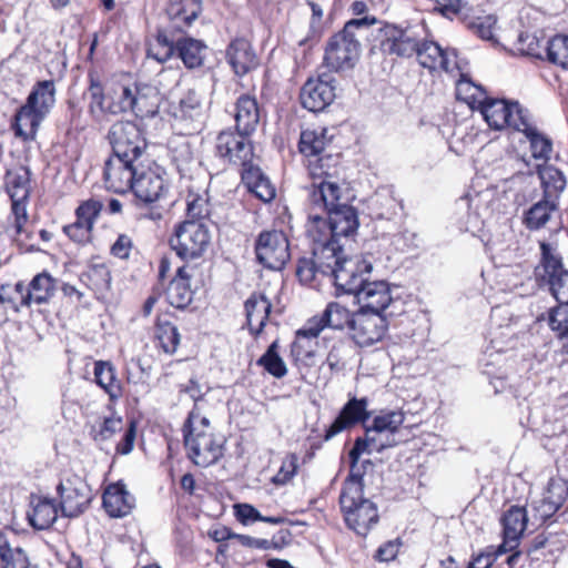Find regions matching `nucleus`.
<instances>
[{
  "label": "nucleus",
  "instance_id": "obj_1",
  "mask_svg": "<svg viewBox=\"0 0 568 568\" xmlns=\"http://www.w3.org/2000/svg\"><path fill=\"white\" fill-rule=\"evenodd\" d=\"M326 161L320 160L312 166V174L321 178V182L308 193L311 212L306 232L321 274L329 276L347 260L341 240L353 235L359 223L355 207L341 202L337 170L324 171V165L329 168Z\"/></svg>",
  "mask_w": 568,
  "mask_h": 568
},
{
  "label": "nucleus",
  "instance_id": "obj_2",
  "mask_svg": "<svg viewBox=\"0 0 568 568\" xmlns=\"http://www.w3.org/2000/svg\"><path fill=\"white\" fill-rule=\"evenodd\" d=\"M183 440L187 457L200 467H209L223 456L224 442L217 437L207 417L193 407L183 424Z\"/></svg>",
  "mask_w": 568,
  "mask_h": 568
},
{
  "label": "nucleus",
  "instance_id": "obj_3",
  "mask_svg": "<svg viewBox=\"0 0 568 568\" xmlns=\"http://www.w3.org/2000/svg\"><path fill=\"white\" fill-rule=\"evenodd\" d=\"M354 314L344 305L331 302L320 316H313L306 324L296 332L294 342L291 345V355L295 362L311 358L314 355L312 341L320 333L328 327L332 329L351 328Z\"/></svg>",
  "mask_w": 568,
  "mask_h": 568
},
{
  "label": "nucleus",
  "instance_id": "obj_4",
  "mask_svg": "<svg viewBox=\"0 0 568 568\" xmlns=\"http://www.w3.org/2000/svg\"><path fill=\"white\" fill-rule=\"evenodd\" d=\"M375 23L374 17H363L346 22L343 30L327 41L323 64L335 72L352 69L359 58L361 43L357 40V31Z\"/></svg>",
  "mask_w": 568,
  "mask_h": 568
},
{
  "label": "nucleus",
  "instance_id": "obj_5",
  "mask_svg": "<svg viewBox=\"0 0 568 568\" xmlns=\"http://www.w3.org/2000/svg\"><path fill=\"white\" fill-rule=\"evenodd\" d=\"M88 80L89 112L92 116L99 119L108 114L118 115L131 111L132 88L118 84L104 92L101 77L95 70L88 72Z\"/></svg>",
  "mask_w": 568,
  "mask_h": 568
},
{
  "label": "nucleus",
  "instance_id": "obj_6",
  "mask_svg": "<svg viewBox=\"0 0 568 568\" xmlns=\"http://www.w3.org/2000/svg\"><path fill=\"white\" fill-rule=\"evenodd\" d=\"M541 258L536 267V276L541 284L548 285L558 304H568V271L562 258L549 243L540 244Z\"/></svg>",
  "mask_w": 568,
  "mask_h": 568
},
{
  "label": "nucleus",
  "instance_id": "obj_7",
  "mask_svg": "<svg viewBox=\"0 0 568 568\" xmlns=\"http://www.w3.org/2000/svg\"><path fill=\"white\" fill-rule=\"evenodd\" d=\"M156 45L162 49L155 55L158 61L165 62L176 53L187 69L201 67L207 49L202 40L190 37L176 38L166 31L156 33Z\"/></svg>",
  "mask_w": 568,
  "mask_h": 568
},
{
  "label": "nucleus",
  "instance_id": "obj_8",
  "mask_svg": "<svg viewBox=\"0 0 568 568\" xmlns=\"http://www.w3.org/2000/svg\"><path fill=\"white\" fill-rule=\"evenodd\" d=\"M139 166L136 176L131 191L138 200L145 204L160 201L169 191V185L164 179L165 169L150 160L149 156L143 161H138Z\"/></svg>",
  "mask_w": 568,
  "mask_h": 568
},
{
  "label": "nucleus",
  "instance_id": "obj_9",
  "mask_svg": "<svg viewBox=\"0 0 568 568\" xmlns=\"http://www.w3.org/2000/svg\"><path fill=\"white\" fill-rule=\"evenodd\" d=\"M209 229L199 221H185L180 224L170 239V246L184 261L201 257L210 244Z\"/></svg>",
  "mask_w": 568,
  "mask_h": 568
},
{
  "label": "nucleus",
  "instance_id": "obj_10",
  "mask_svg": "<svg viewBox=\"0 0 568 568\" xmlns=\"http://www.w3.org/2000/svg\"><path fill=\"white\" fill-rule=\"evenodd\" d=\"M108 140L113 155L143 161L146 154V140L139 125L132 121H118L111 125Z\"/></svg>",
  "mask_w": 568,
  "mask_h": 568
},
{
  "label": "nucleus",
  "instance_id": "obj_11",
  "mask_svg": "<svg viewBox=\"0 0 568 568\" xmlns=\"http://www.w3.org/2000/svg\"><path fill=\"white\" fill-rule=\"evenodd\" d=\"M488 125L495 130L513 128L519 131L520 122L529 119V113L518 102L491 99L486 95L478 106Z\"/></svg>",
  "mask_w": 568,
  "mask_h": 568
},
{
  "label": "nucleus",
  "instance_id": "obj_12",
  "mask_svg": "<svg viewBox=\"0 0 568 568\" xmlns=\"http://www.w3.org/2000/svg\"><path fill=\"white\" fill-rule=\"evenodd\" d=\"M256 260L266 268L282 270L290 261V243L283 231H263L255 242Z\"/></svg>",
  "mask_w": 568,
  "mask_h": 568
},
{
  "label": "nucleus",
  "instance_id": "obj_13",
  "mask_svg": "<svg viewBox=\"0 0 568 568\" xmlns=\"http://www.w3.org/2000/svg\"><path fill=\"white\" fill-rule=\"evenodd\" d=\"M336 98V80L331 73H320L308 78L300 91L302 106L311 112H321Z\"/></svg>",
  "mask_w": 568,
  "mask_h": 568
},
{
  "label": "nucleus",
  "instance_id": "obj_14",
  "mask_svg": "<svg viewBox=\"0 0 568 568\" xmlns=\"http://www.w3.org/2000/svg\"><path fill=\"white\" fill-rule=\"evenodd\" d=\"M215 155L241 169L248 165L254 158L250 134H242L237 130L220 132L215 141Z\"/></svg>",
  "mask_w": 568,
  "mask_h": 568
},
{
  "label": "nucleus",
  "instance_id": "obj_15",
  "mask_svg": "<svg viewBox=\"0 0 568 568\" xmlns=\"http://www.w3.org/2000/svg\"><path fill=\"white\" fill-rule=\"evenodd\" d=\"M326 130L325 129H306L303 130L301 133L300 142H298V150L302 154H304L307 158L314 156V160H310L308 162V173L311 178L313 179V183L311 185L310 193L313 191V187L315 184H318L321 182V178L314 176L312 174V166L316 165V163L320 160H327L326 163L329 165V171H333L334 169L337 170V184L339 185V168L338 164V156L337 155H325V156H318L326 146ZM324 171H328V166L324 165Z\"/></svg>",
  "mask_w": 568,
  "mask_h": 568
},
{
  "label": "nucleus",
  "instance_id": "obj_16",
  "mask_svg": "<svg viewBox=\"0 0 568 568\" xmlns=\"http://www.w3.org/2000/svg\"><path fill=\"white\" fill-rule=\"evenodd\" d=\"M122 430H124V434L116 445V453L126 455L132 452L136 435V427L133 420L126 424L121 416L104 417L101 422L91 425L90 436L94 442L102 443Z\"/></svg>",
  "mask_w": 568,
  "mask_h": 568
},
{
  "label": "nucleus",
  "instance_id": "obj_17",
  "mask_svg": "<svg viewBox=\"0 0 568 568\" xmlns=\"http://www.w3.org/2000/svg\"><path fill=\"white\" fill-rule=\"evenodd\" d=\"M139 163L138 161L119 155H111L104 164L103 179L108 190L114 193L131 191Z\"/></svg>",
  "mask_w": 568,
  "mask_h": 568
},
{
  "label": "nucleus",
  "instance_id": "obj_18",
  "mask_svg": "<svg viewBox=\"0 0 568 568\" xmlns=\"http://www.w3.org/2000/svg\"><path fill=\"white\" fill-rule=\"evenodd\" d=\"M386 331L387 322L384 315L363 310L354 313L349 332L357 345H373L384 337Z\"/></svg>",
  "mask_w": 568,
  "mask_h": 568
},
{
  "label": "nucleus",
  "instance_id": "obj_19",
  "mask_svg": "<svg viewBox=\"0 0 568 568\" xmlns=\"http://www.w3.org/2000/svg\"><path fill=\"white\" fill-rule=\"evenodd\" d=\"M102 210V203L90 199L75 210V221L63 226V233L74 243L84 245L92 239L93 225Z\"/></svg>",
  "mask_w": 568,
  "mask_h": 568
},
{
  "label": "nucleus",
  "instance_id": "obj_20",
  "mask_svg": "<svg viewBox=\"0 0 568 568\" xmlns=\"http://www.w3.org/2000/svg\"><path fill=\"white\" fill-rule=\"evenodd\" d=\"M202 11L200 0H170L165 17L168 23L158 29V32H168L175 37L176 33H184L197 19Z\"/></svg>",
  "mask_w": 568,
  "mask_h": 568
},
{
  "label": "nucleus",
  "instance_id": "obj_21",
  "mask_svg": "<svg viewBox=\"0 0 568 568\" xmlns=\"http://www.w3.org/2000/svg\"><path fill=\"white\" fill-rule=\"evenodd\" d=\"M58 493L61 498L62 513L67 517L81 514L91 501V490L77 475L61 481L58 486Z\"/></svg>",
  "mask_w": 568,
  "mask_h": 568
},
{
  "label": "nucleus",
  "instance_id": "obj_22",
  "mask_svg": "<svg viewBox=\"0 0 568 568\" xmlns=\"http://www.w3.org/2000/svg\"><path fill=\"white\" fill-rule=\"evenodd\" d=\"M372 268V264L365 260L347 258L329 277L333 278L338 292L356 296L367 280L365 274H369Z\"/></svg>",
  "mask_w": 568,
  "mask_h": 568
},
{
  "label": "nucleus",
  "instance_id": "obj_23",
  "mask_svg": "<svg viewBox=\"0 0 568 568\" xmlns=\"http://www.w3.org/2000/svg\"><path fill=\"white\" fill-rule=\"evenodd\" d=\"M170 154L182 179L196 180L203 174L201 161L195 153L194 144L185 136H179L170 142Z\"/></svg>",
  "mask_w": 568,
  "mask_h": 568
},
{
  "label": "nucleus",
  "instance_id": "obj_24",
  "mask_svg": "<svg viewBox=\"0 0 568 568\" xmlns=\"http://www.w3.org/2000/svg\"><path fill=\"white\" fill-rule=\"evenodd\" d=\"M368 399L366 397L349 398L346 404L342 407L339 414L334 419V422L329 425L325 433V440L332 439L337 434L342 433L345 429H349L357 424H362L365 426L366 422L371 417V413L367 409Z\"/></svg>",
  "mask_w": 568,
  "mask_h": 568
},
{
  "label": "nucleus",
  "instance_id": "obj_25",
  "mask_svg": "<svg viewBox=\"0 0 568 568\" xmlns=\"http://www.w3.org/2000/svg\"><path fill=\"white\" fill-rule=\"evenodd\" d=\"M19 295L20 306L31 307L33 304L48 303L55 292V280L47 272L36 275L28 285L19 282L14 287Z\"/></svg>",
  "mask_w": 568,
  "mask_h": 568
},
{
  "label": "nucleus",
  "instance_id": "obj_26",
  "mask_svg": "<svg viewBox=\"0 0 568 568\" xmlns=\"http://www.w3.org/2000/svg\"><path fill=\"white\" fill-rule=\"evenodd\" d=\"M359 310L382 314L394 303L390 287L385 281H368L364 283L356 294Z\"/></svg>",
  "mask_w": 568,
  "mask_h": 568
},
{
  "label": "nucleus",
  "instance_id": "obj_27",
  "mask_svg": "<svg viewBox=\"0 0 568 568\" xmlns=\"http://www.w3.org/2000/svg\"><path fill=\"white\" fill-rule=\"evenodd\" d=\"M416 55L422 67L429 70L442 69L446 72L459 69L457 52L455 50H444L433 41L418 43Z\"/></svg>",
  "mask_w": 568,
  "mask_h": 568
},
{
  "label": "nucleus",
  "instance_id": "obj_28",
  "mask_svg": "<svg viewBox=\"0 0 568 568\" xmlns=\"http://www.w3.org/2000/svg\"><path fill=\"white\" fill-rule=\"evenodd\" d=\"M226 60L236 75L243 77L258 65V59L245 38H236L226 48Z\"/></svg>",
  "mask_w": 568,
  "mask_h": 568
},
{
  "label": "nucleus",
  "instance_id": "obj_29",
  "mask_svg": "<svg viewBox=\"0 0 568 568\" xmlns=\"http://www.w3.org/2000/svg\"><path fill=\"white\" fill-rule=\"evenodd\" d=\"M192 274L189 266L178 267L175 276L170 281L165 297L168 303L179 310H184L193 300V291L190 286Z\"/></svg>",
  "mask_w": 568,
  "mask_h": 568
},
{
  "label": "nucleus",
  "instance_id": "obj_30",
  "mask_svg": "<svg viewBox=\"0 0 568 568\" xmlns=\"http://www.w3.org/2000/svg\"><path fill=\"white\" fill-rule=\"evenodd\" d=\"M241 179L248 192L254 194L258 200L264 203L271 202L276 191L268 176L260 169V166L250 162L241 170Z\"/></svg>",
  "mask_w": 568,
  "mask_h": 568
},
{
  "label": "nucleus",
  "instance_id": "obj_31",
  "mask_svg": "<svg viewBox=\"0 0 568 568\" xmlns=\"http://www.w3.org/2000/svg\"><path fill=\"white\" fill-rule=\"evenodd\" d=\"M246 323L252 335L257 336L265 327L272 310L271 301L263 293H253L244 304Z\"/></svg>",
  "mask_w": 568,
  "mask_h": 568
},
{
  "label": "nucleus",
  "instance_id": "obj_32",
  "mask_svg": "<svg viewBox=\"0 0 568 568\" xmlns=\"http://www.w3.org/2000/svg\"><path fill=\"white\" fill-rule=\"evenodd\" d=\"M102 504L111 517H123L134 507V497L126 490L124 484L115 483L105 488Z\"/></svg>",
  "mask_w": 568,
  "mask_h": 568
},
{
  "label": "nucleus",
  "instance_id": "obj_33",
  "mask_svg": "<svg viewBox=\"0 0 568 568\" xmlns=\"http://www.w3.org/2000/svg\"><path fill=\"white\" fill-rule=\"evenodd\" d=\"M418 43L408 30L392 26L385 28V39L382 42V48L390 54L408 58L416 54Z\"/></svg>",
  "mask_w": 568,
  "mask_h": 568
},
{
  "label": "nucleus",
  "instance_id": "obj_34",
  "mask_svg": "<svg viewBox=\"0 0 568 568\" xmlns=\"http://www.w3.org/2000/svg\"><path fill=\"white\" fill-rule=\"evenodd\" d=\"M568 540L560 538V535H537L527 549V554L532 560L542 559L548 562H556L564 550Z\"/></svg>",
  "mask_w": 568,
  "mask_h": 568
},
{
  "label": "nucleus",
  "instance_id": "obj_35",
  "mask_svg": "<svg viewBox=\"0 0 568 568\" xmlns=\"http://www.w3.org/2000/svg\"><path fill=\"white\" fill-rule=\"evenodd\" d=\"M235 129L242 134H252L260 122V108L254 97L242 94L234 110Z\"/></svg>",
  "mask_w": 568,
  "mask_h": 568
},
{
  "label": "nucleus",
  "instance_id": "obj_36",
  "mask_svg": "<svg viewBox=\"0 0 568 568\" xmlns=\"http://www.w3.org/2000/svg\"><path fill=\"white\" fill-rule=\"evenodd\" d=\"M55 94L57 88L53 80L38 81L32 87L24 105L47 118L55 104Z\"/></svg>",
  "mask_w": 568,
  "mask_h": 568
},
{
  "label": "nucleus",
  "instance_id": "obj_37",
  "mask_svg": "<svg viewBox=\"0 0 568 568\" xmlns=\"http://www.w3.org/2000/svg\"><path fill=\"white\" fill-rule=\"evenodd\" d=\"M97 385L109 396L110 402H116L123 395L121 381L118 378L115 367L105 361H97L93 367Z\"/></svg>",
  "mask_w": 568,
  "mask_h": 568
},
{
  "label": "nucleus",
  "instance_id": "obj_38",
  "mask_svg": "<svg viewBox=\"0 0 568 568\" xmlns=\"http://www.w3.org/2000/svg\"><path fill=\"white\" fill-rule=\"evenodd\" d=\"M80 281L90 288L98 300L104 298L111 288V272L103 264H91L81 274Z\"/></svg>",
  "mask_w": 568,
  "mask_h": 568
},
{
  "label": "nucleus",
  "instance_id": "obj_39",
  "mask_svg": "<svg viewBox=\"0 0 568 568\" xmlns=\"http://www.w3.org/2000/svg\"><path fill=\"white\" fill-rule=\"evenodd\" d=\"M343 514L347 527L354 531L368 530L378 521L377 507L371 500L362 501Z\"/></svg>",
  "mask_w": 568,
  "mask_h": 568
},
{
  "label": "nucleus",
  "instance_id": "obj_40",
  "mask_svg": "<svg viewBox=\"0 0 568 568\" xmlns=\"http://www.w3.org/2000/svg\"><path fill=\"white\" fill-rule=\"evenodd\" d=\"M44 119L45 116L28 109V106L23 104L18 109L12 122L14 135L23 141L34 140L39 126Z\"/></svg>",
  "mask_w": 568,
  "mask_h": 568
},
{
  "label": "nucleus",
  "instance_id": "obj_41",
  "mask_svg": "<svg viewBox=\"0 0 568 568\" xmlns=\"http://www.w3.org/2000/svg\"><path fill=\"white\" fill-rule=\"evenodd\" d=\"M4 186L10 199H29L30 196V171L19 165L7 170Z\"/></svg>",
  "mask_w": 568,
  "mask_h": 568
},
{
  "label": "nucleus",
  "instance_id": "obj_42",
  "mask_svg": "<svg viewBox=\"0 0 568 568\" xmlns=\"http://www.w3.org/2000/svg\"><path fill=\"white\" fill-rule=\"evenodd\" d=\"M132 109L131 111L141 118L153 116L159 109L158 92L151 87L132 88Z\"/></svg>",
  "mask_w": 568,
  "mask_h": 568
},
{
  "label": "nucleus",
  "instance_id": "obj_43",
  "mask_svg": "<svg viewBox=\"0 0 568 568\" xmlns=\"http://www.w3.org/2000/svg\"><path fill=\"white\" fill-rule=\"evenodd\" d=\"M518 132H523L528 139L531 154L535 159L549 160L552 151L551 140L532 126L529 123V119L526 122H520Z\"/></svg>",
  "mask_w": 568,
  "mask_h": 568
},
{
  "label": "nucleus",
  "instance_id": "obj_44",
  "mask_svg": "<svg viewBox=\"0 0 568 568\" xmlns=\"http://www.w3.org/2000/svg\"><path fill=\"white\" fill-rule=\"evenodd\" d=\"M0 560L1 568H40L30 562L21 547H12L7 535H0Z\"/></svg>",
  "mask_w": 568,
  "mask_h": 568
},
{
  "label": "nucleus",
  "instance_id": "obj_45",
  "mask_svg": "<svg viewBox=\"0 0 568 568\" xmlns=\"http://www.w3.org/2000/svg\"><path fill=\"white\" fill-rule=\"evenodd\" d=\"M234 513L236 519L242 523L244 526L252 525L255 521H266L272 524H278L281 525L277 532H290V528L292 526L291 523H288L283 517H263L260 511L248 505V504H236L234 505Z\"/></svg>",
  "mask_w": 568,
  "mask_h": 568
},
{
  "label": "nucleus",
  "instance_id": "obj_46",
  "mask_svg": "<svg viewBox=\"0 0 568 568\" xmlns=\"http://www.w3.org/2000/svg\"><path fill=\"white\" fill-rule=\"evenodd\" d=\"M548 325L555 333L562 352L568 355V304H558L549 310Z\"/></svg>",
  "mask_w": 568,
  "mask_h": 568
},
{
  "label": "nucleus",
  "instance_id": "obj_47",
  "mask_svg": "<svg viewBox=\"0 0 568 568\" xmlns=\"http://www.w3.org/2000/svg\"><path fill=\"white\" fill-rule=\"evenodd\" d=\"M557 210V200L546 197L535 203L525 214V223L529 230L542 227L554 211Z\"/></svg>",
  "mask_w": 568,
  "mask_h": 568
},
{
  "label": "nucleus",
  "instance_id": "obj_48",
  "mask_svg": "<svg viewBox=\"0 0 568 568\" xmlns=\"http://www.w3.org/2000/svg\"><path fill=\"white\" fill-rule=\"evenodd\" d=\"M173 114L184 121L202 122L204 111L199 94L194 90H189L180 99Z\"/></svg>",
  "mask_w": 568,
  "mask_h": 568
},
{
  "label": "nucleus",
  "instance_id": "obj_49",
  "mask_svg": "<svg viewBox=\"0 0 568 568\" xmlns=\"http://www.w3.org/2000/svg\"><path fill=\"white\" fill-rule=\"evenodd\" d=\"M503 532H525L531 528L530 516L525 507L510 506L499 518Z\"/></svg>",
  "mask_w": 568,
  "mask_h": 568
},
{
  "label": "nucleus",
  "instance_id": "obj_50",
  "mask_svg": "<svg viewBox=\"0 0 568 568\" xmlns=\"http://www.w3.org/2000/svg\"><path fill=\"white\" fill-rule=\"evenodd\" d=\"M58 510L55 505L48 499H39L28 514L30 525L37 530H45L55 521Z\"/></svg>",
  "mask_w": 568,
  "mask_h": 568
},
{
  "label": "nucleus",
  "instance_id": "obj_51",
  "mask_svg": "<svg viewBox=\"0 0 568 568\" xmlns=\"http://www.w3.org/2000/svg\"><path fill=\"white\" fill-rule=\"evenodd\" d=\"M210 536L213 537L214 541L219 542L217 552L222 554V555L225 552V547H226L224 541L227 539H231V538H237L241 540V542L243 545L254 546V547L261 548V549H270V548L281 549V548H283V546L288 545L291 542V539L286 540L284 536H281L280 540L272 539L271 541L267 539H253L248 535L227 534V535H221V537H219V535H210Z\"/></svg>",
  "mask_w": 568,
  "mask_h": 568
},
{
  "label": "nucleus",
  "instance_id": "obj_52",
  "mask_svg": "<svg viewBox=\"0 0 568 568\" xmlns=\"http://www.w3.org/2000/svg\"><path fill=\"white\" fill-rule=\"evenodd\" d=\"M538 174L544 187V195L557 200L566 186L564 174L551 165L539 166Z\"/></svg>",
  "mask_w": 568,
  "mask_h": 568
},
{
  "label": "nucleus",
  "instance_id": "obj_53",
  "mask_svg": "<svg viewBox=\"0 0 568 568\" xmlns=\"http://www.w3.org/2000/svg\"><path fill=\"white\" fill-rule=\"evenodd\" d=\"M456 98L474 108L486 98V92L480 84L474 83L466 74H460L456 82Z\"/></svg>",
  "mask_w": 568,
  "mask_h": 568
},
{
  "label": "nucleus",
  "instance_id": "obj_54",
  "mask_svg": "<svg viewBox=\"0 0 568 568\" xmlns=\"http://www.w3.org/2000/svg\"><path fill=\"white\" fill-rule=\"evenodd\" d=\"M256 364L276 378H282L287 373L286 365L278 354L277 341H274L267 347L266 352L257 359Z\"/></svg>",
  "mask_w": 568,
  "mask_h": 568
},
{
  "label": "nucleus",
  "instance_id": "obj_55",
  "mask_svg": "<svg viewBox=\"0 0 568 568\" xmlns=\"http://www.w3.org/2000/svg\"><path fill=\"white\" fill-rule=\"evenodd\" d=\"M405 420L404 413L400 410H386L381 412L379 415L373 418L371 425L365 426L366 428H371L377 433H387L394 434L398 432L399 427L403 425Z\"/></svg>",
  "mask_w": 568,
  "mask_h": 568
},
{
  "label": "nucleus",
  "instance_id": "obj_56",
  "mask_svg": "<svg viewBox=\"0 0 568 568\" xmlns=\"http://www.w3.org/2000/svg\"><path fill=\"white\" fill-rule=\"evenodd\" d=\"M155 338L160 347L166 354L175 353L180 344V333L178 327L170 322L159 321L155 326Z\"/></svg>",
  "mask_w": 568,
  "mask_h": 568
},
{
  "label": "nucleus",
  "instance_id": "obj_57",
  "mask_svg": "<svg viewBox=\"0 0 568 568\" xmlns=\"http://www.w3.org/2000/svg\"><path fill=\"white\" fill-rule=\"evenodd\" d=\"M547 59L554 63L568 69V37L556 36L547 41L545 47Z\"/></svg>",
  "mask_w": 568,
  "mask_h": 568
},
{
  "label": "nucleus",
  "instance_id": "obj_58",
  "mask_svg": "<svg viewBox=\"0 0 568 568\" xmlns=\"http://www.w3.org/2000/svg\"><path fill=\"white\" fill-rule=\"evenodd\" d=\"M211 212L206 190L202 193L194 192L187 195L186 213L187 216L194 220H202L209 217Z\"/></svg>",
  "mask_w": 568,
  "mask_h": 568
},
{
  "label": "nucleus",
  "instance_id": "obj_59",
  "mask_svg": "<svg viewBox=\"0 0 568 568\" xmlns=\"http://www.w3.org/2000/svg\"><path fill=\"white\" fill-rule=\"evenodd\" d=\"M363 483L346 480L344 481L343 489L339 496V505L342 511L351 509L355 505L362 504V501L368 500L363 497Z\"/></svg>",
  "mask_w": 568,
  "mask_h": 568
},
{
  "label": "nucleus",
  "instance_id": "obj_60",
  "mask_svg": "<svg viewBox=\"0 0 568 568\" xmlns=\"http://www.w3.org/2000/svg\"><path fill=\"white\" fill-rule=\"evenodd\" d=\"M559 506L552 505L551 501L541 499L532 505V514L530 515L531 531L534 532L547 523L558 510Z\"/></svg>",
  "mask_w": 568,
  "mask_h": 568
},
{
  "label": "nucleus",
  "instance_id": "obj_61",
  "mask_svg": "<svg viewBox=\"0 0 568 568\" xmlns=\"http://www.w3.org/2000/svg\"><path fill=\"white\" fill-rule=\"evenodd\" d=\"M542 498L561 507L568 498V481L560 477L550 478Z\"/></svg>",
  "mask_w": 568,
  "mask_h": 568
},
{
  "label": "nucleus",
  "instance_id": "obj_62",
  "mask_svg": "<svg viewBox=\"0 0 568 568\" xmlns=\"http://www.w3.org/2000/svg\"><path fill=\"white\" fill-rule=\"evenodd\" d=\"M490 336V347L496 353L505 352L507 347H513L515 344V332L510 325L491 331Z\"/></svg>",
  "mask_w": 568,
  "mask_h": 568
},
{
  "label": "nucleus",
  "instance_id": "obj_63",
  "mask_svg": "<svg viewBox=\"0 0 568 568\" xmlns=\"http://www.w3.org/2000/svg\"><path fill=\"white\" fill-rule=\"evenodd\" d=\"M298 467V457L295 454H288L282 462L280 470L273 477L275 485L287 484L296 474Z\"/></svg>",
  "mask_w": 568,
  "mask_h": 568
},
{
  "label": "nucleus",
  "instance_id": "obj_64",
  "mask_svg": "<svg viewBox=\"0 0 568 568\" xmlns=\"http://www.w3.org/2000/svg\"><path fill=\"white\" fill-rule=\"evenodd\" d=\"M321 274L315 258H300L296 266V276L304 285H312L317 274Z\"/></svg>",
  "mask_w": 568,
  "mask_h": 568
}]
</instances>
